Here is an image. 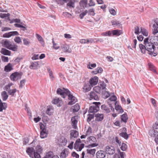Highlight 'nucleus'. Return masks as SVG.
<instances>
[{
    "instance_id": "f257e3e1",
    "label": "nucleus",
    "mask_w": 158,
    "mask_h": 158,
    "mask_svg": "<svg viewBox=\"0 0 158 158\" xmlns=\"http://www.w3.org/2000/svg\"><path fill=\"white\" fill-rule=\"evenodd\" d=\"M56 93L57 94L60 95V96L64 98L68 96L69 100L70 101L68 103L69 105H72L77 101V99L76 98L71 94L70 91L67 89L63 88V89H62L59 88L57 90Z\"/></svg>"
},
{
    "instance_id": "f03ea898",
    "label": "nucleus",
    "mask_w": 158,
    "mask_h": 158,
    "mask_svg": "<svg viewBox=\"0 0 158 158\" xmlns=\"http://www.w3.org/2000/svg\"><path fill=\"white\" fill-rule=\"evenodd\" d=\"M94 105L91 106L89 110V113H96L98 112L99 110V106L101 105L100 102H93Z\"/></svg>"
},
{
    "instance_id": "7ed1b4c3",
    "label": "nucleus",
    "mask_w": 158,
    "mask_h": 158,
    "mask_svg": "<svg viewBox=\"0 0 158 158\" xmlns=\"http://www.w3.org/2000/svg\"><path fill=\"white\" fill-rule=\"evenodd\" d=\"M81 141L80 139H77L74 145V148L77 151H81L84 148L85 144L81 143Z\"/></svg>"
},
{
    "instance_id": "20e7f679",
    "label": "nucleus",
    "mask_w": 158,
    "mask_h": 158,
    "mask_svg": "<svg viewBox=\"0 0 158 158\" xmlns=\"http://www.w3.org/2000/svg\"><path fill=\"white\" fill-rule=\"evenodd\" d=\"M37 150V152H34L33 155V157H31L32 158H41L40 155L38 152L41 153L42 151L41 147L40 146H37L36 148Z\"/></svg>"
},
{
    "instance_id": "39448f33",
    "label": "nucleus",
    "mask_w": 158,
    "mask_h": 158,
    "mask_svg": "<svg viewBox=\"0 0 158 158\" xmlns=\"http://www.w3.org/2000/svg\"><path fill=\"white\" fill-rule=\"evenodd\" d=\"M21 75L17 72H15L12 73L10 76V79L13 81H16L20 79Z\"/></svg>"
},
{
    "instance_id": "423d86ee",
    "label": "nucleus",
    "mask_w": 158,
    "mask_h": 158,
    "mask_svg": "<svg viewBox=\"0 0 158 158\" xmlns=\"http://www.w3.org/2000/svg\"><path fill=\"white\" fill-rule=\"evenodd\" d=\"M146 49L148 52L152 53L155 50V47L152 43H150L146 44L145 45Z\"/></svg>"
},
{
    "instance_id": "0eeeda50",
    "label": "nucleus",
    "mask_w": 158,
    "mask_h": 158,
    "mask_svg": "<svg viewBox=\"0 0 158 158\" xmlns=\"http://www.w3.org/2000/svg\"><path fill=\"white\" fill-rule=\"evenodd\" d=\"M78 118V116H75L71 118L72 126L74 129H76L77 128V124Z\"/></svg>"
},
{
    "instance_id": "6e6552de",
    "label": "nucleus",
    "mask_w": 158,
    "mask_h": 158,
    "mask_svg": "<svg viewBox=\"0 0 158 158\" xmlns=\"http://www.w3.org/2000/svg\"><path fill=\"white\" fill-rule=\"evenodd\" d=\"M106 151L107 153L110 155H112L115 152L114 147L112 146H107L106 147Z\"/></svg>"
},
{
    "instance_id": "1a4fd4ad",
    "label": "nucleus",
    "mask_w": 158,
    "mask_h": 158,
    "mask_svg": "<svg viewBox=\"0 0 158 158\" xmlns=\"http://www.w3.org/2000/svg\"><path fill=\"white\" fill-rule=\"evenodd\" d=\"M98 78L97 77L94 76L91 78L89 82L92 87L97 84L98 81Z\"/></svg>"
},
{
    "instance_id": "9d476101",
    "label": "nucleus",
    "mask_w": 158,
    "mask_h": 158,
    "mask_svg": "<svg viewBox=\"0 0 158 158\" xmlns=\"http://www.w3.org/2000/svg\"><path fill=\"white\" fill-rule=\"evenodd\" d=\"M19 35L18 32L17 31H11L4 34L3 35V37L6 38H9L11 36L18 35Z\"/></svg>"
},
{
    "instance_id": "9b49d317",
    "label": "nucleus",
    "mask_w": 158,
    "mask_h": 158,
    "mask_svg": "<svg viewBox=\"0 0 158 158\" xmlns=\"http://www.w3.org/2000/svg\"><path fill=\"white\" fill-rule=\"evenodd\" d=\"M96 156L97 158H104L106 156V153L103 151H98L96 153Z\"/></svg>"
},
{
    "instance_id": "f8f14e48",
    "label": "nucleus",
    "mask_w": 158,
    "mask_h": 158,
    "mask_svg": "<svg viewBox=\"0 0 158 158\" xmlns=\"http://www.w3.org/2000/svg\"><path fill=\"white\" fill-rule=\"evenodd\" d=\"M91 86L90 83H85L82 88L83 91L87 92L90 91L91 88Z\"/></svg>"
},
{
    "instance_id": "ddd939ff",
    "label": "nucleus",
    "mask_w": 158,
    "mask_h": 158,
    "mask_svg": "<svg viewBox=\"0 0 158 158\" xmlns=\"http://www.w3.org/2000/svg\"><path fill=\"white\" fill-rule=\"evenodd\" d=\"M69 153V152L68 149L67 148L64 149L61 153L60 158H66L68 156Z\"/></svg>"
},
{
    "instance_id": "4468645a",
    "label": "nucleus",
    "mask_w": 158,
    "mask_h": 158,
    "mask_svg": "<svg viewBox=\"0 0 158 158\" xmlns=\"http://www.w3.org/2000/svg\"><path fill=\"white\" fill-rule=\"evenodd\" d=\"M90 99L97 100L99 99L98 95L94 92L91 91L89 94Z\"/></svg>"
},
{
    "instance_id": "2eb2a0df",
    "label": "nucleus",
    "mask_w": 158,
    "mask_h": 158,
    "mask_svg": "<svg viewBox=\"0 0 158 158\" xmlns=\"http://www.w3.org/2000/svg\"><path fill=\"white\" fill-rule=\"evenodd\" d=\"M61 48L64 52H68L69 53L72 52V50L71 48H69V46L67 44L63 45L61 46Z\"/></svg>"
},
{
    "instance_id": "dca6fc26",
    "label": "nucleus",
    "mask_w": 158,
    "mask_h": 158,
    "mask_svg": "<svg viewBox=\"0 0 158 158\" xmlns=\"http://www.w3.org/2000/svg\"><path fill=\"white\" fill-rule=\"evenodd\" d=\"M52 103L53 104H56L58 107H60L63 104L62 101L59 98L54 99L52 101Z\"/></svg>"
},
{
    "instance_id": "f3484780",
    "label": "nucleus",
    "mask_w": 158,
    "mask_h": 158,
    "mask_svg": "<svg viewBox=\"0 0 158 158\" xmlns=\"http://www.w3.org/2000/svg\"><path fill=\"white\" fill-rule=\"evenodd\" d=\"M35 152L34 149L32 148H29L26 150L27 153L29 155L30 157H33L34 152Z\"/></svg>"
},
{
    "instance_id": "a211bd4d",
    "label": "nucleus",
    "mask_w": 158,
    "mask_h": 158,
    "mask_svg": "<svg viewBox=\"0 0 158 158\" xmlns=\"http://www.w3.org/2000/svg\"><path fill=\"white\" fill-rule=\"evenodd\" d=\"M2 44L3 47L7 48L8 49L11 46V42L8 40L3 41Z\"/></svg>"
},
{
    "instance_id": "6ab92c4d",
    "label": "nucleus",
    "mask_w": 158,
    "mask_h": 158,
    "mask_svg": "<svg viewBox=\"0 0 158 158\" xmlns=\"http://www.w3.org/2000/svg\"><path fill=\"white\" fill-rule=\"evenodd\" d=\"M0 52L2 54L5 55L10 56L11 54L10 51L4 48H1Z\"/></svg>"
},
{
    "instance_id": "aec40b11",
    "label": "nucleus",
    "mask_w": 158,
    "mask_h": 158,
    "mask_svg": "<svg viewBox=\"0 0 158 158\" xmlns=\"http://www.w3.org/2000/svg\"><path fill=\"white\" fill-rule=\"evenodd\" d=\"M7 104L5 102H2L0 99V111H2L3 110H5L7 108Z\"/></svg>"
},
{
    "instance_id": "412c9836",
    "label": "nucleus",
    "mask_w": 158,
    "mask_h": 158,
    "mask_svg": "<svg viewBox=\"0 0 158 158\" xmlns=\"http://www.w3.org/2000/svg\"><path fill=\"white\" fill-rule=\"evenodd\" d=\"M149 134L152 137H156L158 136V132L154 129L150 130L149 132Z\"/></svg>"
},
{
    "instance_id": "4be33fe9",
    "label": "nucleus",
    "mask_w": 158,
    "mask_h": 158,
    "mask_svg": "<svg viewBox=\"0 0 158 158\" xmlns=\"http://www.w3.org/2000/svg\"><path fill=\"white\" fill-rule=\"evenodd\" d=\"M36 36L42 46H44V42L43 38L40 35L38 34L36 35Z\"/></svg>"
},
{
    "instance_id": "5701e85b",
    "label": "nucleus",
    "mask_w": 158,
    "mask_h": 158,
    "mask_svg": "<svg viewBox=\"0 0 158 158\" xmlns=\"http://www.w3.org/2000/svg\"><path fill=\"white\" fill-rule=\"evenodd\" d=\"M48 131L47 130H43L40 131V136L41 138H44L47 137L48 134Z\"/></svg>"
},
{
    "instance_id": "b1692460",
    "label": "nucleus",
    "mask_w": 158,
    "mask_h": 158,
    "mask_svg": "<svg viewBox=\"0 0 158 158\" xmlns=\"http://www.w3.org/2000/svg\"><path fill=\"white\" fill-rule=\"evenodd\" d=\"M70 138H76L77 137L78 135V132L75 130H72L71 131L70 133Z\"/></svg>"
},
{
    "instance_id": "393cba45",
    "label": "nucleus",
    "mask_w": 158,
    "mask_h": 158,
    "mask_svg": "<svg viewBox=\"0 0 158 158\" xmlns=\"http://www.w3.org/2000/svg\"><path fill=\"white\" fill-rule=\"evenodd\" d=\"M38 65L39 64L38 62H32L29 68L31 69H38L37 67Z\"/></svg>"
},
{
    "instance_id": "a878e982",
    "label": "nucleus",
    "mask_w": 158,
    "mask_h": 158,
    "mask_svg": "<svg viewBox=\"0 0 158 158\" xmlns=\"http://www.w3.org/2000/svg\"><path fill=\"white\" fill-rule=\"evenodd\" d=\"M116 102L114 103L115 105V109L117 111H118V113H122L123 112V110L121 107L119 105H116Z\"/></svg>"
},
{
    "instance_id": "bb28decb",
    "label": "nucleus",
    "mask_w": 158,
    "mask_h": 158,
    "mask_svg": "<svg viewBox=\"0 0 158 158\" xmlns=\"http://www.w3.org/2000/svg\"><path fill=\"white\" fill-rule=\"evenodd\" d=\"M47 110L46 111L47 114L49 115H51L52 114L53 108L52 106H48L47 107Z\"/></svg>"
},
{
    "instance_id": "cd10ccee",
    "label": "nucleus",
    "mask_w": 158,
    "mask_h": 158,
    "mask_svg": "<svg viewBox=\"0 0 158 158\" xmlns=\"http://www.w3.org/2000/svg\"><path fill=\"white\" fill-rule=\"evenodd\" d=\"M121 119L122 121L124 122L125 123H126L128 119L127 114H124L121 115Z\"/></svg>"
},
{
    "instance_id": "c85d7f7f",
    "label": "nucleus",
    "mask_w": 158,
    "mask_h": 158,
    "mask_svg": "<svg viewBox=\"0 0 158 158\" xmlns=\"http://www.w3.org/2000/svg\"><path fill=\"white\" fill-rule=\"evenodd\" d=\"M1 96L3 101H6L8 98V95L5 91H3L1 93Z\"/></svg>"
},
{
    "instance_id": "c756f323",
    "label": "nucleus",
    "mask_w": 158,
    "mask_h": 158,
    "mask_svg": "<svg viewBox=\"0 0 158 158\" xmlns=\"http://www.w3.org/2000/svg\"><path fill=\"white\" fill-rule=\"evenodd\" d=\"M87 142H89L90 143H96V139L94 137L90 136L87 138Z\"/></svg>"
},
{
    "instance_id": "7c9ffc66",
    "label": "nucleus",
    "mask_w": 158,
    "mask_h": 158,
    "mask_svg": "<svg viewBox=\"0 0 158 158\" xmlns=\"http://www.w3.org/2000/svg\"><path fill=\"white\" fill-rule=\"evenodd\" d=\"M97 120L98 121H102L103 118V115L102 114H97L95 115Z\"/></svg>"
},
{
    "instance_id": "2f4dec72",
    "label": "nucleus",
    "mask_w": 158,
    "mask_h": 158,
    "mask_svg": "<svg viewBox=\"0 0 158 158\" xmlns=\"http://www.w3.org/2000/svg\"><path fill=\"white\" fill-rule=\"evenodd\" d=\"M80 5L83 8L86 7V6L87 4V0H82L80 1L79 2Z\"/></svg>"
},
{
    "instance_id": "473e14b6",
    "label": "nucleus",
    "mask_w": 158,
    "mask_h": 158,
    "mask_svg": "<svg viewBox=\"0 0 158 158\" xmlns=\"http://www.w3.org/2000/svg\"><path fill=\"white\" fill-rule=\"evenodd\" d=\"M80 108V106L78 104H76L71 108L73 110V112H76L78 111Z\"/></svg>"
},
{
    "instance_id": "72a5a7b5",
    "label": "nucleus",
    "mask_w": 158,
    "mask_h": 158,
    "mask_svg": "<svg viewBox=\"0 0 158 158\" xmlns=\"http://www.w3.org/2000/svg\"><path fill=\"white\" fill-rule=\"evenodd\" d=\"M101 108L102 110H104L106 113H109L110 112L109 108L106 106L105 105H102L101 106Z\"/></svg>"
},
{
    "instance_id": "f704fd0d",
    "label": "nucleus",
    "mask_w": 158,
    "mask_h": 158,
    "mask_svg": "<svg viewBox=\"0 0 158 158\" xmlns=\"http://www.w3.org/2000/svg\"><path fill=\"white\" fill-rule=\"evenodd\" d=\"M12 69L11 64L9 63L5 66L4 70L6 72H9L12 70Z\"/></svg>"
},
{
    "instance_id": "c9c22d12",
    "label": "nucleus",
    "mask_w": 158,
    "mask_h": 158,
    "mask_svg": "<svg viewBox=\"0 0 158 158\" xmlns=\"http://www.w3.org/2000/svg\"><path fill=\"white\" fill-rule=\"evenodd\" d=\"M139 47L140 50H141V52L143 53H145L146 47L145 45L144 46L142 44H139Z\"/></svg>"
},
{
    "instance_id": "e433bc0d",
    "label": "nucleus",
    "mask_w": 158,
    "mask_h": 158,
    "mask_svg": "<svg viewBox=\"0 0 158 158\" xmlns=\"http://www.w3.org/2000/svg\"><path fill=\"white\" fill-rule=\"evenodd\" d=\"M107 102L109 106L110 107L111 110L112 111H114V109L113 107V106H112V105H114V102H111L109 99L107 100Z\"/></svg>"
},
{
    "instance_id": "4c0bfd02",
    "label": "nucleus",
    "mask_w": 158,
    "mask_h": 158,
    "mask_svg": "<svg viewBox=\"0 0 158 158\" xmlns=\"http://www.w3.org/2000/svg\"><path fill=\"white\" fill-rule=\"evenodd\" d=\"M103 69L102 68L100 67H98L94 69L93 72L94 74H96L97 73H101L102 72Z\"/></svg>"
},
{
    "instance_id": "58836bf2",
    "label": "nucleus",
    "mask_w": 158,
    "mask_h": 158,
    "mask_svg": "<svg viewBox=\"0 0 158 158\" xmlns=\"http://www.w3.org/2000/svg\"><path fill=\"white\" fill-rule=\"evenodd\" d=\"M110 96V94L107 91H103L102 92V97L106 99L108 98Z\"/></svg>"
},
{
    "instance_id": "ea45409f",
    "label": "nucleus",
    "mask_w": 158,
    "mask_h": 158,
    "mask_svg": "<svg viewBox=\"0 0 158 158\" xmlns=\"http://www.w3.org/2000/svg\"><path fill=\"white\" fill-rule=\"evenodd\" d=\"M112 34L113 35L118 36L122 34V31L118 30H113L112 31Z\"/></svg>"
},
{
    "instance_id": "a19ab883",
    "label": "nucleus",
    "mask_w": 158,
    "mask_h": 158,
    "mask_svg": "<svg viewBox=\"0 0 158 158\" xmlns=\"http://www.w3.org/2000/svg\"><path fill=\"white\" fill-rule=\"evenodd\" d=\"M18 46L16 44L11 45L8 49L14 51H16L17 50Z\"/></svg>"
},
{
    "instance_id": "79ce46f5",
    "label": "nucleus",
    "mask_w": 158,
    "mask_h": 158,
    "mask_svg": "<svg viewBox=\"0 0 158 158\" xmlns=\"http://www.w3.org/2000/svg\"><path fill=\"white\" fill-rule=\"evenodd\" d=\"M111 22L112 25H115L118 27H120L122 25L121 24L119 21L113 20L111 21Z\"/></svg>"
},
{
    "instance_id": "37998d69",
    "label": "nucleus",
    "mask_w": 158,
    "mask_h": 158,
    "mask_svg": "<svg viewBox=\"0 0 158 158\" xmlns=\"http://www.w3.org/2000/svg\"><path fill=\"white\" fill-rule=\"evenodd\" d=\"M101 87L100 86H95L93 88V90L94 91L100 94L101 93Z\"/></svg>"
},
{
    "instance_id": "c03bdc74",
    "label": "nucleus",
    "mask_w": 158,
    "mask_h": 158,
    "mask_svg": "<svg viewBox=\"0 0 158 158\" xmlns=\"http://www.w3.org/2000/svg\"><path fill=\"white\" fill-rule=\"evenodd\" d=\"M119 135L124 138L126 139H127L128 138V135L126 132H123L120 133L119 134Z\"/></svg>"
},
{
    "instance_id": "a18cd8bd",
    "label": "nucleus",
    "mask_w": 158,
    "mask_h": 158,
    "mask_svg": "<svg viewBox=\"0 0 158 158\" xmlns=\"http://www.w3.org/2000/svg\"><path fill=\"white\" fill-rule=\"evenodd\" d=\"M140 32L143 35L145 36H147L148 35V31L145 28H141Z\"/></svg>"
},
{
    "instance_id": "49530a36",
    "label": "nucleus",
    "mask_w": 158,
    "mask_h": 158,
    "mask_svg": "<svg viewBox=\"0 0 158 158\" xmlns=\"http://www.w3.org/2000/svg\"><path fill=\"white\" fill-rule=\"evenodd\" d=\"M74 2H73V1H69V2L67 4V6H69V8H74Z\"/></svg>"
},
{
    "instance_id": "de8ad7c7",
    "label": "nucleus",
    "mask_w": 158,
    "mask_h": 158,
    "mask_svg": "<svg viewBox=\"0 0 158 158\" xmlns=\"http://www.w3.org/2000/svg\"><path fill=\"white\" fill-rule=\"evenodd\" d=\"M86 151L87 153L94 155L95 153L96 150L95 149H87Z\"/></svg>"
},
{
    "instance_id": "09e8293b",
    "label": "nucleus",
    "mask_w": 158,
    "mask_h": 158,
    "mask_svg": "<svg viewBox=\"0 0 158 158\" xmlns=\"http://www.w3.org/2000/svg\"><path fill=\"white\" fill-rule=\"evenodd\" d=\"M17 90L16 89H9L8 91V93L10 95L12 96H14Z\"/></svg>"
},
{
    "instance_id": "8fccbe9b",
    "label": "nucleus",
    "mask_w": 158,
    "mask_h": 158,
    "mask_svg": "<svg viewBox=\"0 0 158 158\" xmlns=\"http://www.w3.org/2000/svg\"><path fill=\"white\" fill-rule=\"evenodd\" d=\"M153 33L154 35H155L158 32V27H156L155 24L153 25Z\"/></svg>"
},
{
    "instance_id": "3c124183",
    "label": "nucleus",
    "mask_w": 158,
    "mask_h": 158,
    "mask_svg": "<svg viewBox=\"0 0 158 158\" xmlns=\"http://www.w3.org/2000/svg\"><path fill=\"white\" fill-rule=\"evenodd\" d=\"M88 117L87 119V121L88 122H89L91 121L92 119L94 118V114H89L88 115Z\"/></svg>"
},
{
    "instance_id": "603ef678",
    "label": "nucleus",
    "mask_w": 158,
    "mask_h": 158,
    "mask_svg": "<svg viewBox=\"0 0 158 158\" xmlns=\"http://www.w3.org/2000/svg\"><path fill=\"white\" fill-rule=\"evenodd\" d=\"M121 147H120L121 149L123 151H125L127 149V147L126 144L124 143H122L121 144Z\"/></svg>"
},
{
    "instance_id": "864d4df0",
    "label": "nucleus",
    "mask_w": 158,
    "mask_h": 158,
    "mask_svg": "<svg viewBox=\"0 0 158 158\" xmlns=\"http://www.w3.org/2000/svg\"><path fill=\"white\" fill-rule=\"evenodd\" d=\"M14 25L16 27L23 28L24 29H23V31H24L27 29L23 25L15 23V24H14Z\"/></svg>"
},
{
    "instance_id": "5fc2aeb1",
    "label": "nucleus",
    "mask_w": 158,
    "mask_h": 158,
    "mask_svg": "<svg viewBox=\"0 0 158 158\" xmlns=\"http://www.w3.org/2000/svg\"><path fill=\"white\" fill-rule=\"evenodd\" d=\"M53 155V152H49L46 154L45 157L47 158H52Z\"/></svg>"
},
{
    "instance_id": "6e6d98bb",
    "label": "nucleus",
    "mask_w": 158,
    "mask_h": 158,
    "mask_svg": "<svg viewBox=\"0 0 158 158\" xmlns=\"http://www.w3.org/2000/svg\"><path fill=\"white\" fill-rule=\"evenodd\" d=\"M115 140L116 142V144H118L120 146H121L122 143L120 140L119 139L118 137L116 136L115 137Z\"/></svg>"
},
{
    "instance_id": "4d7b16f0",
    "label": "nucleus",
    "mask_w": 158,
    "mask_h": 158,
    "mask_svg": "<svg viewBox=\"0 0 158 158\" xmlns=\"http://www.w3.org/2000/svg\"><path fill=\"white\" fill-rule=\"evenodd\" d=\"M100 85L102 89H104L106 88V85L104 81L100 82Z\"/></svg>"
},
{
    "instance_id": "13d9d810",
    "label": "nucleus",
    "mask_w": 158,
    "mask_h": 158,
    "mask_svg": "<svg viewBox=\"0 0 158 158\" xmlns=\"http://www.w3.org/2000/svg\"><path fill=\"white\" fill-rule=\"evenodd\" d=\"M88 13V11L87 10H85L84 12L81 13L80 15V17L81 19H83V17L86 15Z\"/></svg>"
},
{
    "instance_id": "bf43d9fd",
    "label": "nucleus",
    "mask_w": 158,
    "mask_h": 158,
    "mask_svg": "<svg viewBox=\"0 0 158 158\" xmlns=\"http://www.w3.org/2000/svg\"><path fill=\"white\" fill-rule=\"evenodd\" d=\"M139 27L136 26L135 27V33L136 34H138L139 33Z\"/></svg>"
},
{
    "instance_id": "052dcab7",
    "label": "nucleus",
    "mask_w": 158,
    "mask_h": 158,
    "mask_svg": "<svg viewBox=\"0 0 158 158\" xmlns=\"http://www.w3.org/2000/svg\"><path fill=\"white\" fill-rule=\"evenodd\" d=\"M92 133V128L90 127H89L87 131H86V135H90Z\"/></svg>"
},
{
    "instance_id": "680f3d73",
    "label": "nucleus",
    "mask_w": 158,
    "mask_h": 158,
    "mask_svg": "<svg viewBox=\"0 0 158 158\" xmlns=\"http://www.w3.org/2000/svg\"><path fill=\"white\" fill-rule=\"evenodd\" d=\"M89 13L91 15L94 16L95 15L94 10V9H91L89 10Z\"/></svg>"
},
{
    "instance_id": "e2e57ef3",
    "label": "nucleus",
    "mask_w": 158,
    "mask_h": 158,
    "mask_svg": "<svg viewBox=\"0 0 158 158\" xmlns=\"http://www.w3.org/2000/svg\"><path fill=\"white\" fill-rule=\"evenodd\" d=\"M23 44L26 45H29L30 42L27 39H24L23 40Z\"/></svg>"
},
{
    "instance_id": "0e129e2a",
    "label": "nucleus",
    "mask_w": 158,
    "mask_h": 158,
    "mask_svg": "<svg viewBox=\"0 0 158 158\" xmlns=\"http://www.w3.org/2000/svg\"><path fill=\"white\" fill-rule=\"evenodd\" d=\"M149 67L150 69L153 72L156 73V71L154 66L152 64H150L149 65Z\"/></svg>"
},
{
    "instance_id": "69168bd1",
    "label": "nucleus",
    "mask_w": 158,
    "mask_h": 158,
    "mask_svg": "<svg viewBox=\"0 0 158 158\" xmlns=\"http://www.w3.org/2000/svg\"><path fill=\"white\" fill-rule=\"evenodd\" d=\"M15 41L17 43L19 44L22 42L21 39L19 37H16L14 39Z\"/></svg>"
},
{
    "instance_id": "338daca9",
    "label": "nucleus",
    "mask_w": 158,
    "mask_h": 158,
    "mask_svg": "<svg viewBox=\"0 0 158 158\" xmlns=\"http://www.w3.org/2000/svg\"><path fill=\"white\" fill-rule=\"evenodd\" d=\"M111 102L116 101L117 100V98L116 96L113 95L109 98Z\"/></svg>"
},
{
    "instance_id": "774afa93",
    "label": "nucleus",
    "mask_w": 158,
    "mask_h": 158,
    "mask_svg": "<svg viewBox=\"0 0 158 158\" xmlns=\"http://www.w3.org/2000/svg\"><path fill=\"white\" fill-rule=\"evenodd\" d=\"M71 156H72L73 157H75L76 158H79V155L77 154L75 152H72L71 154Z\"/></svg>"
}]
</instances>
